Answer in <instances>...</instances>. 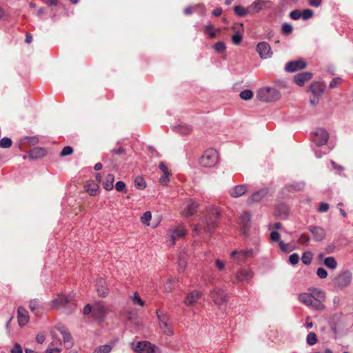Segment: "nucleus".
I'll use <instances>...</instances> for the list:
<instances>
[{"instance_id":"obj_1","label":"nucleus","mask_w":353,"mask_h":353,"mask_svg":"<svg viewBox=\"0 0 353 353\" xmlns=\"http://www.w3.org/2000/svg\"><path fill=\"white\" fill-rule=\"evenodd\" d=\"M298 300L316 311H323L325 308V292L320 288H310L307 292H301L298 295Z\"/></svg>"},{"instance_id":"obj_2","label":"nucleus","mask_w":353,"mask_h":353,"mask_svg":"<svg viewBox=\"0 0 353 353\" xmlns=\"http://www.w3.org/2000/svg\"><path fill=\"white\" fill-rule=\"evenodd\" d=\"M219 215L216 209L214 208L208 209L204 219L193 230L194 235L198 234L201 231H203L206 234L212 233L217 226V220Z\"/></svg>"},{"instance_id":"obj_3","label":"nucleus","mask_w":353,"mask_h":353,"mask_svg":"<svg viewBox=\"0 0 353 353\" xmlns=\"http://www.w3.org/2000/svg\"><path fill=\"white\" fill-rule=\"evenodd\" d=\"M281 97L280 92L274 88L263 87L256 92V98L263 102H272Z\"/></svg>"},{"instance_id":"obj_4","label":"nucleus","mask_w":353,"mask_h":353,"mask_svg":"<svg viewBox=\"0 0 353 353\" xmlns=\"http://www.w3.org/2000/svg\"><path fill=\"white\" fill-rule=\"evenodd\" d=\"M156 314L159 321V327L161 332L166 336H172L174 331L172 324L168 315L157 310Z\"/></svg>"},{"instance_id":"obj_5","label":"nucleus","mask_w":353,"mask_h":353,"mask_svg":"<svg viewBox=\"0 0 353 353\" xmlns=\"http://www.w3.org/2000/svg\"><path fill=\"white\" fill-rule=\"evenodd\" d=\"M352 280V274L348 270L341 271L337 276L332 279V283L339 290H343L348 287Z\"/></svg>"},{"instance_id":"obj_6","label":"nucleus","mask_w":353,"mask_h":353,"mask_svg":"<svg viewBox=\"0 0 353 353\" xmlns=\"http://www.w3.org/2000/svg\"><path fill=\"white\" fill-rule=\"evenodd\" d=\"M200 164L206 168L213 167L218 162V152L213 148L205 150L200 158Z\"/></svg>"},{"instance_id":"obj_7","label":"nucleus","mask_w":353,"mask_h":353,"mask_svg":"<svg viewBox=\"0 0 353 353\" xmlns=\"http://www.w3.org/2000/svg\"><path fill=\"white\" fill-rule=\"evenodd\" d=\"M256 252L252 249L234 250L230 254V257L239 265L244 263L248 258L253 257Z\"/></svg>"},{"instance_id":"obj_8","label":"nucleus","mask_w":353,"mask_h":353,"mask_svg":"<svg viewBox=\"0 0 353 353\" xmlns=\"http://www.w3.org/2000/svg\"><path fill=\"white\" fill-rule=\"evenodd\" d=\"M210 295L214 304L219 307L224 305L228 301L225 291L221 288H214L210 291Z\"/></svg>"},{"instance_id":"obj_9","label":"nucleus","mask_w":353,"mask_h":353,"mask_svg":"<svg viewBox=\"0 0 353 353\" xmlns=\"http://www.w3.org/2000/svg\"><path fill=\"white\" fill-rule=\"evenodd\" d=\"M329 139L328 132L323 128L316 129L312 135L313 142L316 146H321L325 145Z\"/></svg>"},{"instance_id":"obj_10","label":"nucleus","mask_w":353,"mask_h":353,"mask_svg":"<svg viewBox=\"0 0 353 353\" xmlns=\"http://www.w3.org/2000/svg\"><path fill=\"white\" fill-rule=\"evenodd\" d=\"M169 232L170 235L167 238V242L168 243L170 247L174 246L175 245L176 241L178 239L182 238L186 235V230L182 226L172 228L170 230Z\"/></svg>"},{"instance_id":"obj_11","label":"nucleus","mask_w":353,"mask_h":353,"mask_svg":"<svg viewBox=\"0 0 353 353\" xmlns=\"http://www.w3.org/2000/svg\"><path fill=\"white\" fill-rule=\"evenodd\" d=\"M256 50L262 59L272 57L273 52L270 44L265 41L259 42L256 47Z\"/></svg>"},{"instance_id":"obj_12","label":"nucleus","mask_w":353,"mask_h":353,"mask_svg":"<svg viewBox=\"0 0 353 353\" xmlns=\"http://www.w3.org/2000/svg\"><path fill=\"white\" fill-rule=\"evenodd\" d=\"M107 313V309L102 301H97L92 305V316L97 321H102Z\"/></svg>"},{"instance_id":"obj_13","label":"nucleus","mask_w":353,"mask_h":353,"mask_svg":"<svg viewBox=\"0 0 353 353\" xmlns=\"http://www.w3.org/2000/svg\"><path fill=\"white\" fill-rule=\"evenodd\" d=\"M52 341L50 345L46 349V353H61V349L59 345H61V340L59 339L54 331L50 332Z\"/></svg>"},{"instance_id":"obj_14","label":"nucleus","mask_w":353,"mask_h":353,"mask_svg":"<svg viewBox=\"0 0 353 353\" xmlns=\"http://www.w3.org/2000/svg\"><path fill=\"white\" fill-rule=\"evenodd\" d=\"M305 67L306 63L302 59H299L288 62L285 65V70L288 72H294Z\"/></svg>"},{"instance_id":"obj_15","label":"nucleus","mask_w":353,"mask_h":353,"mask_svg":"<svg viewBox=\"0 0 353 353\" xmlns=\"http://www.w3.org/2000/svg\"><path fill=\"white\" fill-rule=\"evenodd\" d=\"M269 193V189L267 188H261V190L254 192L247 200L248 204L253 203H258L264 199Z\"/></svg>"},{"instance_id":"obj_16","label":"nucleus","mask_w":353,"mask_h":353,"mask_svg":"<svg viewBox=\"0 0 353 353\" xmlns=\"http://www.w3.org/2000/svg\"><path fill=\"white\" fill-rule=\"evenodd\" d=\"M307 229L312 234L313 239L315 241H322L325 239L326 232L323 228L316 225H310Z\"/></svg>"},{"instance_id":"obj_17","label":"nucleus","mask_w":353,"mask_h":353,"mask_svg":"<svg viewBox=\"0 0 353 353\" xmlns=\"http://www.w3.org/2000/svg\"><path fill=\"white\" fill-rule=\"evenodd\" d=\"M250 220L251 215L248 212L243 214L239 219V224L241 227L242 233L245 236L248 235Z\"/></svg>"},{"instance_id":"obj_18","label":"nucleus","mask_w":353,"mask_h":353,"mask_svg":"<svg viewBox=\"0 0 353 353\" xmlns=\"http://www.w3.org/2000/svg\"><path fill=\"white\" fill-rule=\"evenodd\" d=\"M268 1L255 0L249 6L250 14L258 13L267 8Z\"/></svg>"},{"instance_id":"obj_19","label":"nucleus","mask_w":353,"mask_h":353,"mask_svg":"<svg viewBox=\"0 0 353 353\" xmlns=\"http://www.w3.org/2000/svg\"><path fill=\"white\" fill-rule=\"evenodd\" d=\"M17 319L20 327L26 325L29 321V314L25 307L19 306L17 309Z\"/></svg>"},{"instance_id":"obj_20","label":"nucleus","mask_w":353,"mask_h":353,"mask_svg":"<svg viewBox=\"0 0 353 353\" xmlns=\"http://www.w3.org/2000/svg\"><path fill=\"white\" fill-rule=\"evenodd\" d=\"M57 330L62 335L63 344L65 348L70 349L74 344L70 333L64 327H59Z\"/></svg>"},{"instance_id":"obj_21","label":"nucleus","mask_w":353,"mask_h":353,"mask_svg":"<svg viewBox=\"0 0 353 353\" xmlns=\"http://www.w3.org/2000/svg\"><path fill=\"white\" fill-rule=\"evenodd\" d=\"M71 299L64 295H59L56 299L51 301V307L54 309H59L61 307H65L67 304L70 303Z\"/></svg>"},{"instance_id":"obj_22","label":"nucleus","mask_w":353,"mask_h":353,"mask_svg":"<svg viewBox=\"0 0 353 353\" xmlns=\"http://www.w3.org/2000/svg\"><path fill=\"white\" fill-rule=\"evenodd\" d=\"M198 207V203L192 199H188L186 207L183 210V214L185 216H191L196 212Z\"/></svg>"},{"instance_id":"obj_23","label":"nucleus","mask_w":353,"mask_h":353,"mask_svg":"<svg viewBox=\"0 0 353 353\" xmlns=\"http://www.w3.org/2000/svg\"><path fill=\"white\" fill-rule=\"evenodd\" d=\"M312 77V74L310 72H303L296 74L294 77V83L299 85L303 86L305 83L310 80Z\"/></svg>"},{"instance_id":"obj_24","label":"nucleus","mask_w":353,"mask_h":353,"mask_svg":"<svg viewBox=\"0 0 353 353\" xmlns=\"http://www.w3.org/2000/svg\"><path fill=\"white\" fill-rule=\"evenodd\" d=\"M253 276V272L249 269H242L236 272V279L240 282H248Z\"/></svg>"},{"instance_id":"obj_25","label":"nucleus","mask_w":353,"mask_h":353,"mask_svg":"<svg viewBox=\"0 0 353 353\" xmlns=\"http://www.w3.org/2000/svg\"><path fill=\"white\" fill-rule=\"evenodd\" d=\"M325 84L322 82H314L310 86V90L314 96L321 97L325 90Z\"/></svg>"},{"instance_id":"obj_26","label":"nucleus","mask_w":353,"mask_h":353,"mask_svg":"<svg viewBox=\"0 0 353 353\" xmlns=\"http://www.w3.org/2000/svg\"><path fill=\"white\" fill-rule=\"evenodd\" d=\"M201 292L197 290L190 292L185 297L184 303L186 305H191L197 302L201 297Z\"/></svg>"},{"instance_id":"obj_27","label":"nucleus","mask_w":353,"mask_h":353,"mask_svg":"<svg viewBox=\"0 0 353 353\" xmlns=\"http://www.w3.org/2000/svg\"><path fill=\"white\" fill-rule=\"evenodd\" d=\"M248 190L247 186L245 185H237L233 187L230 191L229 193L231 196L234 198H238L243 196Z\"/></svg>"},{"instance_id":"obj_28","label":"nucleus","mask_w":353,"mask_h":353,"mask_svg":"<svg viewBox=\"0 0 353 353\" xmlns=\"http://www.w3.org/2000/svg\"><path fill=\"white\" fill-rule=\"evenodd\" d=\"M289 214L288 206L282 203H279L275 210V215L282 219H285Z\"/></svg>"},{"instance_id":"obj_29","label":"nucleus","mask_w":353,"mask_h":353,"mask_svg":"<svg viewBox=\"0 0 353 353\" xmlns=\"http://www.w3.org/2000/svg\"><path fill=\"white\" fill-rule=\"evenodd\" d=\"M30 311L37 316L41 315L42 303L38 299L31 300L29 305Z\"/></svg>"},{"instance_id":"obj_30","label":"nucleus","mask_w":353,"mask_h":353,"mask_svg":"<svg viewBox=\"0 0 353 353\" xmlns=\"http://www.w3.org/2000/svg\"><path fill=\"white\" fill-rule=\"evenodd\" d=\"M84 188L85 191L91 196H95L98 192L99 185L94 181H88Z\"/></svg>"},{"instance_id":"obj_31","label":"nucleus","mask_w":353,"mask_h":353,"mask_svg":"<svg viewBox=\"0 0 353 353\" xmlns=\"http://www.w3.org/2000/svg\"><path fill=\"white\" fill-rule=\"evenodd\" d=\"M114 181V176L112 174H108L106 175L104 181L103 182V188L105 190L110 191L113 189V183Z\"/></svg>"},{"instance_id":"obj_32","label":"nucleus","mask_w":353,"mask_h":353,"mask_svg":"<svg viewBox=\"0 0 353 353\" xmlns=\"http://www.w3.org/2000/svg\"><path fill=\"white\" fill-rule=\"evenodd\" d=\"M173 130L181 134H188L192 131V128L187 124H180L173 127Z\"/></svg>"},{"instance_id":"obj_33","label":"nucleus","mask_w":353,"mask_h":353,"mask_svg":"<svg viewBox=\"0 0 353 353\" xmlns=\"http://www.w3.org/2000/svg\"><path fill=\"white\" fill-rule=\"evenodd\" d=\"M203 32L205 34H208L209 37L215 38L217 34L221 32V30L219 28L213 30V26L208 24L204 26Z\"/></svg>"},{"instance_id":"obj_34","label":"nucleus","mask_w":353,"mask_h":353,"mask_svg":"<svg viewBox=\"0 0 353 353\" xmlns=\"http://www.w3.org/2000/svg\"><path fill=\"white\" fill-rule=\"evenodd\" d=\"M234 12L236 16L240 17H243L250 14L249 8H244L242 6H235L234 7Z\"/></svg>"},{"instance_id":"obj_35","label":"nucleus","mask_w":353,"mask_h":353,"mask_svg":"<svg viewBox=\"0 0 353 353\" xmlns=\"http://www.w3.org/2000/svg\"><path fill=\"white\" fill-rule=\"evenodd\" d=\"M44 156V148H34L30 152V157L32 159L43 157Z\"/></svg>"},{"instance_id":"obj_36","label":"nucleus","mask_w":353,"mask_h":353,"mask_svg":"<svg viewBox=\"0 0 353 353\" xmlns=\"http://www.w3.org/2000/svg\"><path fill=\"white\" fill-rule=\"evenodd\" d=\"M324 265L329 269L334 270L337 267V262L334 257L328 256L324 259Z\"/></svg>"},{"instance_id":"obj_37","label":"nucleus","mask_w":353,"mask_h":353,"mask_svg":"<svg viewBox=\"0 0 353 353\" xmlns=\"http://www.w3.org/2000/svg\"><path fill=\"white\" fill-rule=\"evenodd\" d=\"M148 341H139L137 343H132V347L133 350L138 353L143 352L145 345Z\"/></svg>"},{"instance_id":"obj_38","label":"nucleus","mask_w":353,"mask_h":353,"mask_svg":"<svg viewBox=\"0 0 353 353\" xmlns=\"http://www.w3.org/2000/svg\"><path fill=\"white\" fill-rule=\"evenodd\" d=\"M100 283H101L97 285V291L100 296L104 297L108 295L109 290L105 285H103V281L101 280Z\"/></svg>"},{"instance_id":"obj_39","label":"nucleus","mask_w":353,"mask_h":353,"mask_svg":"<svg viewBox=\"0 0 353 353\" xmlns=\"http://www.w3.org/2000/svg\"><path fill=\"white\" fill-rule=\"evenodd\" d=\"M313 258V254L311 252L307 251L304 252L301 256V261L303 263L306 265H309L311 264Z\"/></svg>"},{"instance_id":"obj_40","label":"nucleus","mask_w":353,"mask_h":353,"mask_svg":"<svg viewBox=\"0 0 353 353\" xmlns=\"http://www.w3.org/2000/svg\"><path fill=\"white\" fill-rule=\"evenodd\" d=\"M304 183L303 182H301V183H293V184H290V185H287L285 188H284V190H288V191H290L292 190H303V188H304Z\"/></svg>"},{"instance_id":"obj_41","label":"nucleus","mask_w":353,"mask_h":353,"mask_svg":"<svg viewBox=\"0 0 353 353\" xmlns=\"http://www.w3.org/2000/svg\"><path fill=\"white\" fill-rule=\"evenodd\" d=\"M158 352H160V350L157 346L149 341L147 342L143 353H157Z\"/></svg>"},{"instance_id":"obj_42","label":"nucleus","mask_w":353,"mask_h":353,"mask_svg":"<svg viewBox=\"0 0 353 353\" xmlns=\"http://www.w3.org/2000/svg\"><path fill=\"white\" fill-rule=\"evenodd\" d=\"M111 350L112 346L105 344L97 347L92 353H110Z\"/></svg>"},{"instance_id":"obj_43","label":"nucleus","mask_w":353,"mask_h":353,"mask_svg":"<svg viewBox=\"0 0 353 353\" xmlns=\"http://www.w3.org/2000/svg\"><path fill=\"white\" fill-rule=\"evenodd\" d=\"M239 97L243 100H250L253 97V92L251 90H244L239 94Z\"/></svg>"},{"instance_id":"obj_44","label":"nucleus","mask_w":353,"mask_h":353,"mask_svg":"<svg viewBox=\"0 0 353 353\" xmlns=\"http://www.w3.org/2000/svg\"><path fill=\"white\" fill-rule=\"evenodd\" d=\"M134 185L139 190H143L146 187V183L143 178L139 176L134 180Z\"/></svg>"},{"instance_id":"obj_45","label":"nucleus","mask_w":353,"mask_h":353,"mask_svg":"<svg viewBox=\"0 0 353 353\" xmlns=\"http://www.w3.org/2000/svg\"><path fill=\"white\" fill-rule=\"evenodd\" d=\"M12 141L9 137H3L0 140V148H9L12 146Z\"/></svg>"},{"instance_id":"obj_46","label":"nucleus","mask_w":353,"mask_h":353,"mask_svg":"<svg viewBox=\"0 0 353 353\" xmlns=\"http://www.w3.org/2000/svg\"><path fill=\"white\" fill-rule=\"evenodd\" d=\"M281 31L285 35L290 34L293 31V27L290 23H284L281 26Z\"/></svg>"},{"instance_id":"obj_47","label":"nucleus","mask_w":353,"mask_h":353,"mask_svg":"<svg viewBox=\"0 0 353 353\" xmlns=\"http://www.w3.org/2000/svg\"><path fill=\"white\" fill-rule=\"evenodd\" d=\"M306 341L308 345H313L316 343L317 338L316 335L314 332H310L306 338Z\"/></svg>"},{"instance_id":"obj_48","label":"nucleus","mask_w":353,"mask_h":353,"mask_svg":"<svg viewBox=\"0 0 353 353\" xmlns=\"http://www.w3.org/2000/svg\"><path fill=\"white\" fill-rule=\"evenodd\" d=\"M152 219V214L150 211H146L143 213V216L141 218L142 223L149 225H150V221Z\"/></svg>"},{"instance_id":"obj_49","label":"nucleus","mask_w":353,"mask_h":353,"mask_svg":"<svg viewBox=\"0 0 353 353\" xmlns=\"http://www.w3.org/2000/svg\"><path fill=\"white\" fill-rule=\"evenodd\" d=\"M132 301L134 305H139L140 306L144 305V302L140 297L138 292H134L132 298Z\"/></svg>"},{"instance_id":"obj_50","label":"nucleus","mask_w":353,"mask_h":353,"mask_svg":"<svg viewBox=\"0 0 353 353\" xmlns=\"http://www.w3.org/2000/svg\"><path fill=\"white\" fill-rule=\"evenodd\" d=\"M170 175V174L169 172V173L163 174V175H161L159 177V182L162 185L165 186L169 183Z\"/></svg>"},{"instance_id":"obj_51","label":"nucleus","mask_w":353,"mask_h":353,"mask_svg":"<svg viewBox=\"0 0 353 353\" xmlns=\"http://www.w3.org/2000/svg\"><path fill=\"white\" fill-rule=\"evenodd\" d=\"M214 49L217 52H219V53L223 52L225 50V45L222 41H218L214 44Z\"/></svg>"},{"instance_id":"obj_52","label":"nucleus","mask_w":353,"mask_h":353,"mask_svg":"<svg viewBox=\"0 0 353 353\" xmlns=\"http://www.w3.org/2000/svg\"><path fill=\"white\" fill-rule=\"evenodd\" d=\"M314 12L310 9H305L301 12L302 19L303 20H307L313 17Z\"/></svg>"},{"instance_id":"obj_53","label":"nucleus","mask_w":353,"mask_h":353,"mask_svg":"<svg viewBox=\"0 0 353 353\" xmlns=\"http://www.w3.org/2000/svg\"><path fill=\"white\" fill-rule=\"evenodd\" d=\"M299 260L300 257L297 253H293L289 257V262L292 265H296L299 262Z\"/></svg>"},{"instance_id":"obj_54","label":"nucleus","mask_w":353,"mask_h":353,"mask_svg":"<svg viewBox=\"0 0 353 353\" xmlns=\"http://www.w3.org/2000/svg\"><path fill=\"white\" fill-rule=\"evenodd\" d=\"M72 152H73V148L71 146H65L62 149V150L60 153V156H61V157L68 156V155L72 154Z\"/></svg>"},{"instance_id":"obj_55","label":"nucleus","mask_w":353,"mask_h":353,"mask_svg":"<svg viewBox=\"0 0 353 353\" xmlns=\"http://www.w3.org/2000/svg\"><path fill=\"white\" fill-rule=\"evenodd\" d=\"M290 17L293 20H298L302 17L301 12L299 10H294L290 12Z\"/></svg>"},{"instance_id":"obj_56","label":"nucleus","mask_w":353,"mask_h":353,"mask_svg":"<svg viewBox=\"0 0 353 353\" xmlns=\"http://www.w3.org/2000/svg\"><path fill=\"white\" fill-rule=\"evenodd\" d=\"M242 41V36L236 32L232 37V41L234 45H239Z\"/></svg>"},{"instance_id":"obj_57","label":"nucleus","mask_w":353,"mask_h":353,"mask_svg":"<svg viewBox=\"0 0 353 353\" xmlns=\"http://www.w3.org/2000/svg\"><path fill=\"white\" fill-rule=\"evenodd\" d=\"M316 274L320 279H325L327 276V272L323 268H319Z\"/></svg>"},{"instance_id":"obj_58","label":"nucleus","mask_w":353,"mask_h":353,"mask_svg":"<svg viewBox=\"0 0 353 353\" xmlns=\"http://www.w3.org/2000/svg\"><path fill=\"white\" fill-rule=\"evenodd\" d=\"M115 189L118 192H123L125 190V184L123 181H119L116 183Z\"/></svg>"},{"instance_id":"obj_59","label":"nucleus","mask_w":353,"mask_h":353,"mask_svg":"<svg viewBox=\"0 0 353 353\" xmlns=\"http://www.w3.org/2000/svg\"><path fill=\"white\" fill-rule=\"evenodd\" d=\"M310 241V238L305 235V234H302L300 237H299V242L301 243V244H308L309 242Z\"/></svg>"},{"instance_id":"obj_60","label":"nucleus","mask_w":353,"mask_h":353,"mask_svg":"<svg viewBox=\"0 0 353 353\" xmlns=\"http://www.w3.org/2000/svg\"><path fill=\"white\" fill-rule=\"evenodd\" d=\"M280 237H281L280 234L276 231H272L270 233V239L272 241H275V242L279 241V242Z\"/></svg>"},{"instance_id":"obj_61","label":"nucleus","mask_w":353,"mask_h":353,"mask_svg":"<svg viewBox=\"0 0 353 353\" xmlns=\"http://www.w3.org/2000/svg\"><path fill=\"white\" fill-rule=\"evenodd\" d=\"M10 352L11 353H22L23 350L21 346L19 343H16L14 344V346L11 349Z\"/></svg>"},{"instance_id":"obj_62","label":"nucleus","mask_w":353,"mask_h":353,"mask_svg":"<svg viewBox=\"0 0 353 353\" xmlns=\"http://www.w3.org/2000/svg\"><path fill=\"white\" fill-rule=\"evenodd\" d=\"M186 267V261L185 259H179L178 262V268L180 272H183Z\"/></svg>"},{"instance_id":"obj_63","label":"nucleus","mask_w":353,"mask_h":353,"mask_svg":"<svg viewBox=\"0 0 353 353\" xmlns=\"http://www.w3.org/2000/svg\"><path fill=\"white\" fill-rule=\"evenodd\" d=\"M329 209V205L326 203H321L318 211L321 213L326 212Z\"/></svg>"},{"instance_id":"obj_64","label":"nucleus","mask_w":353,"mask_h":353,"mask_svg":"<svg viewBox=\"0 0 353 353\" xmlns=\"http://www.w3.org/2000/svg\"><path fill=\"white\" fill-rule=\"evenodd\" d=\"M323 0H308L309 5L312 7L319 8Z\"/></svg>"}]
</instances>
